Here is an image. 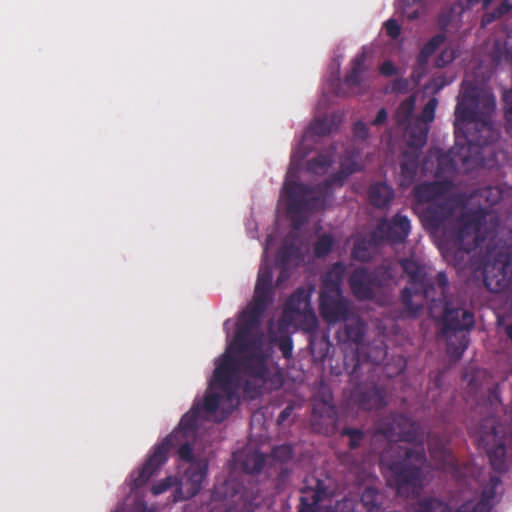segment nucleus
I'll return each mask as SVG.
<instances>
[{"label":"nucleus","instance_id":"b1692460","mask_svg":"<svg viewBox=\"0 0 512 512\" xmlns=\"http://www.w3.org/2000/svg\"><path fill=\"white\" fill-rule=\"evenodd\" d=\"M419 153L404 150L401 154L398 184L401 188L410 187L417 176L419 168Z\"/></svg>","mask_w":512,"mask_h":512},{"label":"nucleus","instance_id":"338daca9","mask_svg":"<svg viewBox=\"0 0 512 512\" xmlns=\"http://www.w3.org/2000/svg\"><path fill=\"white\" fill-rule=\"evenodd\" d=\"M495 193V199L491 202V205L495 204L498 202V200L500 199L501 197V193H500V190L497 189V188H487L485 189L483 192H482V196H485L486 198H488V196L490 194H493Z\"/></svg>","mask_w":512,"mask_h":512},{"label":"nucleus","instance_id":"bb28decb","mask_svg":"<svg viewBox=\"0 0 512 512\" xmlns=\"http://www.w3.org/2000/svg\"><path fill=\"white\" fill-rule=\"evenodd\" d=\"M382 242L376 234V231L373 230L366 237L357 239L354 243L351 256L353 259L358 260L360 262H368L371 259L370 250L373 247H377Z\"/></svg>","mask_w":512,"mask_h":512},{"label":"nucleus","instance_id":"09e8293b","mask_svg":"<svg viewBox=\"0 0 512 512\" xmlns=\"http://www.w3.org/2000/svg\"><path fill=\"white\" fill-rule=\"evenodd\" d=\"M174 479L172 477H167L164 480L158 482L157 484L153 485L151 488V492L154 495H160L167 491L169 488H171L174 485Z\"/></svg>","mask_w":512,"mask_h":512},{"label":"nucleus","instance_id":"5fc2aeb1","mask_svg":"<svg viewBox=\"0 0 512 512\" xmlns=\"http://www.w3.org/2000/svg\"><path fill=\"white\" fill-rule=\"evenodd\" d=\"M353 134L357 139L366 140L369 136V130L364 122L357 121L353 125Z\"/></svg>","mask_w":512,"mask_h":512},{"label":"nucleus","instance_id":"c03bdc74","mask_svg":"<svg viewBox=\"0 0 512 512\" xmlns=\"http://www.w3.org/2000/svg\"><path fill=\"white\" fill-rule=\"evenodd\" d=\"M437 105H438V100L435 97L430 98L428 100V102L425 104V106L423 107V109L420 113V116H419V120L424 124H428V123L432 122L435 118V110H436Z\"/></svg>","mask_w":512,"mask_h":512},{"label":"nucleus","instance_id":"4c0bfd02","mask_svg":"<svg viewBox=\"0 0 512 512\" xmlns=\"http://www.w3.org/2000/svg\"><path fill=\"white\" fill-rule=\"evenodd\" d=\"M294 320L298 321L300 329L305 332L312 333L318 328V319L313 308L297 314Z\"/></svg>","mask_w":512,"mask_h":512},{"label":"nucleus","instance_id":"37998d69","mask_svg":"<svg viewBox=\"0 0 512 512\" xmlns=\"http://www.w3.org/2000/svg\"><path fill=\"white\" fill-rule=\"evenodd\" d=\"M293 456V449L290 445L283 444L276 446L272 449L270 458L274 462H278L279 465H284Z\"/></svg>","mask_w":512,"mask_h":512},{"label":"nucleus","instance_id":"bf43d9fd","mask_svg":"<svg viewBox=\"0 0 512 512\" xmlns=\"http://www.w3.org/2000/svg\"><path fill=\"white\" fill-rule=\"evenodd\" d=\"M408 87V81L405 78H397L393 80L391 90L393 92H405Z\"/></svg>","mask_w":512,"mask_h":512},{"label":"nucleus","instance_id":"cd10ccee","mask_svg":"<svg viewBox=\"0 0 512 512\" xmlns=\"http://www.w3.org/2000/svg\"><path fill=\"white\" fill-rule=\"evenodd\" d=\"M394 198V190L384 182H376L370 185L368 190V199L372 206L376 208H387Z\"/></svg>","mask_w":512,"mask_h":512},{"label":"nucleus","instance_id":"ea45409f","mask_svg":"<svg viewBox=\"0 0 512 512\" xmlns=\"http://www.w3.org/2000/svg\"><path fill=\"white\" fill-rule=\"evenodd\" d=\"M340 435L348 437V447L351 450L359 448L365 439L364 431L353 427H343Z\"/></svg>","mask_w":512,"mask_h":512},{"label":"nucleus","instance_id":"6e6d98bb","mask_svg":"<svg viewBox=\"0 0 512 512\" xmlns=\"http://www.w3.org/2000/svg\"><path fill=\"white\" fill-rule=\"evenodd\" d=\"M454 58H455L454 51L450 50V49H446L441 52V54L438 57L436 62L439 67H443L446 64L450 63L451 61H453Z\"/></svg>","mask_w":512,"mask_h":512},{"label":"nucleus","instance_id":"72a5a7b5","mask_svg":"<svg viewBox=\"0 0 512 512\" xmlns=\"http://www.w3.org/2000/svg\"><path fill=\"white\" fill-rule=\"evenodd\" d=\"M195 438H187V437H179L174 440L172 447H178L177 455L180 460L188 462L191 464L192 461H197L198 459L194 458L192 442Z\"/></svg>","mask_w":512,"mask_h":512},{"label":"nucleus","instance_id":"ddd939ff","mask_svg":"<svg viewBox=\"0 0 512 512\" xmlns=\"http://www.w3.org/2000/svg\"><path fill=\"white\" fill-rule=\"evenodd\" d=\"M212 502H224L225 512L235 506L243 512H253L262 501L256 485L241 487L236 480H226L216 484L211 493Z\"/></svg>","mask_w":512,"mask_h":512},{"label":"nucleus","instance_id":"0eeeda50","mask_svg":"<svg viewBox=\"0 0 512 512\" xmlns=\"http://www.w3.org/2000/svg\"><path fill=\"white\" fill-rule=\"evenodd\" d=\"M344 274V264L336 262L322 276L319 312L322 319L329 325L346 322L353 316L351 303L344 297L341 288Z\"/></svg>","mask_w":512,"mask_h":512},{"label":"nucleus","instance_id":"79ce46f5","mask_svg":"<svg viewBox=\"0 0 512 512\" xmlns=\"http://www.w3.org/2000/svg\"><path fill=\"white\" fill-rule=\"evenodd\" d=\"M334 245V240L331 235L324 234L314 244V255L318 258L327 256Z\"/></svg>","mask_w":512,"mask_h":512},{"label":"nucleus","instance_id":"412c9836","mask_svg":"<svg viewBox=\"0 0 512 512\" xmlns=\"http://www.w3.org/2000/svg\"><path fill=\"white\" fill-rule=\"evenodd\" d=\"M450 187L447 181L423 182L414 187V199L419 204L435 203L444 198Z\"/></svg>","mask_w":512,"mask_h":512},{"label":"nucleus","instance_id":"dca6fc26","mask_svg":"<svg viewBox=\"0 0 512 512\" xmlns=\"http://www.w3.org/2000/svg\"><path fill=\"white\" fill-rule=\"evenodd\" d=\"M208 468V461L204 458L192 461L188 465L179 481L178 493L181 500L191 499L200 492L207 477Z\"/></svg>","mask_w":512,"mask_h":512},{"label":"nucleus","instance_id":"3c124183","mask_svg":"<svg viewBox=\"0 0 512 512\" xmlns=\"http://www.w3.org/2000/svg\"><path fill=\"white\" fill-rule=\"evenodd\" d=\"M503 15H505L504 11H502L501 8L498 6L494 11L486 12L482 16L481 26L486 27L487 25L491 24L495 20L501 18Z\"/></svg>","mask_w":512,"mask_h":512},{"label":"nucleus","instance_id":"39448f33","mask_svg":"<svg viewBox=\"0 0 512 512\" xmlns=\"http://www.w3.org/2000/svg\"><path fill=\"white\" fill-rule=\"evenodd\" d=\"M353 173H355V167L348 168L347 161L341 160L339 171L322 183L312 186L294 180L297 175L290 167L283 184L282 195L286 199V210L292 220L295 221L296 218H302L308 213L322 210L332 186H342Z\"/></svg>","mask_w":512,"mask_h":512},{"label":"nucleus","instance_id":"423d86ee","mask_svg":"<svg viewBox=\"0 0 512 512\" xmlns=\"http://www.w3.org/2000/svg\"><path fill=\"white\" fill-rule=\"evenodd\" d=\"M200 415L201 405L200 403H194L192 408L182 416L178 427L159 444L155 445L152 454L143 466L130 475L131 491L143 487L155 472L165 464L174 440L179 437L195 438L199 428Z\"/></svg>","mask_w":512,"mask_h":512},{"label":"nucleus","instance_id":"6e6552de","mask_svg":"<svg viewBox=\"0 0 512 512\" xmlns=\"http://www.w3.org/2000/svg\"><path fill=\"white\" fill-rule=\"evenodd\" d=\"M460 126V138L458 141L455 137L451 154L453 161L463 165L482 159L481 148L493 144L500 136L492 121L466 120Z\"/></svg>","mask_w":512,"mask_h":512},{"label":"nucleus","instance_id":"4d7b16f0","mask_svg":"<svg viewBox=\"0 0 512 512\" xmlns=\"http://www.w3.org/2000/svg\"><path fill=\"white\" fill-rule=\"evenodd\" d=\"M380 73L386 77H391L397 74V68L391 61H384L380 68Z\"/></svg>","mask_w":512,"mask_h":512},{"label":"nucleus","instance_id":"7c9ffc66","mask_svg":"<svg viewBox=\"0 0 512 512\" xmlns=\"http://www.w3.org/2000/svg\"><path fill=\"white\" fill-rule=\"evenodd\" d=\"M366 62V53L362 52L358 54L352 60V66L350 71L346 74L344 78V83L349 87H357L361 84L362 75L366 70L365 66Z\"/></svg>","mask_w":512,"mask_h":512},{"label":"nucleus","instance_id":"864d4df0","mask_svg":"<svg viewBox=\"0 0 512 512\" xmlns=\"http://www.w3.org/2000/svg\"><path fill=\"white\" fill-rule=\"evenodd\" d=\"M501 485V479L499 476L492 475L488 481L487 486L485 487V494L489 498H493L496 494V490L498 486Z\"/></svg>","mask_w":512,"mask_h":512},{"label":"nucleus","instance_id":"052dcab7","mask_svg":"<svg viewBox=\"0 0 512 512\" xmlns=\"http://www.w3.org/2000/svg\"><path fill=\"white\" fill-rule=\"evenodd\" d=\"M294 403H289L279 414L277 418L278 424H283L293 413L294 411Z\"/></svg>","mask_w":512,"mask_h":512},{"label":"nucleus","instance_id":"a18cd8bd","mask_svg":"<svg viewBox=\"0 0 512 512\" xmlns=\"http://www.w3.org/2000/svg\"><path fill=\"white\" fill-rule=\"evenodd\" d=\"M504 101V117L506 120V130L512 135V89L503 95Z\"/></svg>","mask_w":512,"mask_h":512},{"label":"nucleus","instance_id":"e2e57ef3","mask_svg":"<svg viewBox=\"0 0 512 512\" xmlns=\"http://www.w3.org/2000/svg\"><path fill=\"white\" fill-rule=\"evenodd\" d=\"M436 282H437L439 288L441 289L440 294H441V296H443L445 289L448 286V278H447V275L445 274V272L441 271V272L437 273Z\"/></svg>","mask_w":512,"mask_h":512},{"label":"nucleus","instance_id":"473e14b6","mask_svg":"<svg viewBox=\"0 0 512 512\" xmlns=\"http://www.w3.org/2000/svg\"><path fill=\"white\" fill-rule=\"evenodd\" d=\"M469 345V336L467 334H462L460 336L449 335L447 338V352L455 357L456 359H460L467 349Z\"/></svg>","mask_w":512,"mask_h":512},{"label":"nucleus","instance_id":"aec40b11","mask_svg":"<svg viewBox=\"0 0 512 512\" xmlns=\"http://www.w3.org/2000/svg\"><path fill=\"white\" fill-rule=\"evenodd\" d=\"M329 496L330 491L322 480L315 477L307 479L301 489L298 512H318L319 503Z\"/></svg>","mask_w":512,"mask_h":512},{"label":"nucleus","instance_id":"13d9d810","mask_svg":"<svg viewBox=\"0 0 512 512\" xmlns=\"http://www.w3.org/2000/svg\"><path fill=\"white\" fill-rule=\"evenodd\" d=\"M278 267L280 269V272H279V275L276 280V286L281 287L282 284L289 279V277L291 275V271H290V266L283 265V266H278Z\"/></svg>","mask_w":512,"mask_h":512},{"label":"nucleus","instance_id":"680f3d73","mask_svg":"<svg viewBox=\"0 0 512 512\" xmlns=\"http://www.w3.org/2000/svg\"><path fill=\"white\" fill-rule=\"evenodd\" d=\"M352 361L354 362L353 368L351 371L348 372L350 377V382H355L358 378V369L360 366L359 356L357 354H354L352 356Z\"/></svg>","mask_w":512,"mask_h":512},{"label":"nucleus","instance_id":"49530a36","mask_svg":"<svg viewBox=\"0 0 512 512\" xmlns=\"http://www.w3.org/2000/svg\"><path fill=\"white\" fill-rule=\"evenodd\" d=\"M444 41L445 35L443 34H437L433 36L421 49L420 56H431Z\"/></svg>","mask_w":512,"mask_h":512},{"label":"nucleus","instance_id":"393cba45","mask_svg":"<svg viewBox=\"0 0 512 512\" xmlns=\"http://www.w3.org/2000/svg\"><path fill=\"white\" fill-rule=\"evenodd\" d=\"M481 510L482 508L478 504L466 501L453 511L450 505L434 497L420 500L417 509L418 512H481Z\"/></svg>","mask_w":512,"mask_h":512},{"label":"nucleus","instance_id":"774afa93","mask_svg":"<svg viewBox=\"0 0 512 512\" xmlns=\"http://www.w3.org/2000/svg\"><path fill=\"white\" fill-rule=\"evenodd\" d=\"M499 7L505 14L508 13L512 9V0H503Z\"/></svg>","mask_w":512,"mask_h":512},{"label":"nucleus","instance_id":"f3484780","mask_svg":"<svg viewBox=\"0 0 512 512\" xmlns=\"http://www.w3.org/2000/svg\"><path fill=\"white\" fill-rule=\"evenodd\" d=\"M512 276V262L507 256L500 255L493 263L483 268V281L486 288L494 293L508 288Z\"/></svg>","mask_w":512,"mask_h":512},{"label":"nucleus","instance_id":"a19ab883","mask_svg":"<svg viewBox=\"0 0 512 512\" xmlns=\"http://www.w3.org/2000/svg\"><path fill=\"white\" fill-rule=\"evenodd\" d=\"M361 501L368 511L378 509L381 505V496L376 489L367 487L362 493Z\"/></svg>","mask_w":512,"mask_h":512},{"label":"nucleus","instance_id":"0e129e2a","mask_svg":"<svg viewBox=\"0 0 512 512\" xmlns=\"http://www.w3.org/2000/svg\"><path fill=\"white\" fill-rule=\"evenodd\" d=\"M387 111L385 108H381L377 114H376V117L373 119V121L371 122V124L373 126H380L382 124H384L387 120Z\"/></svg>","mask_w":512,"mask_h":512},{"label":"nucleus","instance_id":"9b49d317","mask_svg":"<svg viewBox=\"0 0 512 512\" xmlns=\"http://www.w3.org/2000/svg\"><path fill=\"white\" fill-rule=\"evenodd\" d=\"M397 274L396 266L390 261H383L370 270L360 266L352 271L348 284L353 296L359 301H371L375 298V289L384 288L394 281Z\"/></svg>","mask_w":512,"mask_h":512},{"label":"nucleus","instance_id":"9d476101","mask_svg":"<svg viewBox=\"0 0 512 512\" xmlns=\"http://www.w3.org/2000/svg\"><path fill=\"white\" fill-rule=\"evenodd\" d=\"M469 433L475 438L489 458L492 469L498 473L508 470V445H512V434L495 416L484 418L477 427L470 428Z\"/></svg>","mask_w":512,"mask_h":512},{"label":"nucleus","instance_id":"2f4dec72","mask_svg":"<svg viewBox=\"0 0 512 512\" xmlns=\"http://www.w3.org/2000/svg\"><path fill=\"white\" fill-rule=\"evenodd\" d=\"M365 330V323L359 317L353 315L350 320L345 322V338L354 344H360L363 341Z\"/></svg>","mask_w":512,"mask_h":512},{"label":"nucleus","instance_id":"4468645a","mask_svg":"<svg viewBox=\"0 0 512 512\" xmlns=\"http://www.w3.org/2000/svg\"><path fill=\"white\" fill-rule=\"evenodd\" d=\"M337 412L332 404V394L324 383H321L318 395L314 396L312 408V426L321 433L334 430Z\"/></svg>","mask_w":512,"mask_h":512},{"label":"nucleus","instance_id":"a878e982","mask_svg":"<svg viewBox=\"0 0 512 512\" xmlns=\"http://www.w3.org/2000/svg\"><path fill=\"white\" fill-rule=\"evenodd\" d=\"M333 128V122L327 118H317L310 125L309 131L304 135L302 143L298 148L293 151L291 156V165L301 162L308 154V151L304 147V142L308 138V134L311 133L314 136H326L331 133Z\"/></svg>","mask_w":512,"mask_h":512},{"label":"nucleus","instance_id":"69168bd1","mask_svg":"<svg viewBox=\"0 0 512 512\" xmlns=\"http://www.w3.org/2000/svg\"><path fill=\"white\" fill-rule=\"evenodd\" d=\"M279 473L277 477L278 486L284 484L286 479L288 478L290 474V470H288L284 465H279Z\"/></svg>","mask_w":512,"mask_h":512},{"label":"nucleus","instance_id":"e433bc0d","mask_svg":"<svg viewBox=\"0 0 512 512\" xmlns=\"http://www.w3.org/2000/svg\"><path fill=\"white\" fill-rule=\"evenodd\" d=\"M333 163L331 154H319L316 157L307 161V171L314 174H324Z\"/></svg>","mask_w":512,"mask_h":512},{"label":"nucleus","instance_id":"f257e3e1","mask_svg":"<svg viewBox=\"0 0 512 512\" xmlns=\"http://www.w3.org/2000/svg\"><path fill=\"white\" fill-rule=\"evenodd\" d=\"M272 280V267L264 262L258 271L253 299L236 326L233 345L239 356L227 350L216 363L214 379L229 397L235 394L238 373L249 377L243 392L250 399L259 397L263 389L274 390L283 385L281 371L269 369L264 334L258 331L262 315L273 302Z\"/></svg>","mask_w":512,"mask_h":512},{"label":"nucleus","instance_id":"c756f323","mask_svg":"<svg viewBox=\"0 0 512 512\" xmlns=\"http://www.w3.org/2000/svg\"><path fill=\"white\" fill-rule=\"evenodd\" d=\"M303 259L301 249L294 243H285L276 254L277 266L298 265Z\"/></svg>","mask_w":512,"mask_h":512},{"label":"nucleus","instance_id":"1a4fd4ad","mask_svg":"<svg viewBox=\"0 0 512 512\" xmlns=\"http://www.w3.org/2000/svg\"><path fill=\"white\" fill-rule=\"evenodd\" d=\"M398 264L410 285L402 290L401 303L407 316L416 317L423 308L424 300L436 301L434 280L429 276L427 267L414 258H400Z\"/></svg>","mask_w":512,"mask_h":512},{"label":"nucleus","instance_id":"f8f14e48","mask_svg":"<svg viewBox=\"0 0 512 512\" xmlns=\"http://www.w3.org/2000/svg\"><path fill=\"white\" fill-rule=\"evenodd\" d=\"M496 100L492 93L470 86L464 89L455 110L454 135L459 141L461 122L466 120L492 121Z\"/></svg>","mask_w":512,"mask_h":512},{"label":"nucleus","instance_id":"8fccbe9b","mask_svg":"<svg viewBox=\"0 0 512 512\" xmlns=\"http://www.w3.org/2000/svg\"><path fill=\"white\" fill-rule=\"evenodd\" d=\"M488 401L490 405L496 409L497 406L502 405L501 391L498 384L492 386L488 390Z\"/></svg>","mask_w":512,"mask_h":512},{"label":"nucleus","instance_id":"f704fd0d","mask_svg":"<svg viewBox=\"0 0 512 512\" xmlns=\"http://www.w3.org/2000/svg\"><path fill=\"white\" fill-rule=\"evenodd\" d=\"M428 129L421 127L412 129L408 134L407 149L408 151H417L419 154L427 141Z\"/></svg>","mask_w":512,"mask_h":512},{"label":"nucleus","instance_id":"2eb2a0df","mask_svg":"<svg viewBox=\"0 0 512 512\" xmlns=\"http://www.w3.org/2000/svg\"><path fill=\"white\" fill-rule=\"evenodd\" d=\"M349 398L354 405L364 411L379 410L387 405L385 389L374 381L355 383Z\"/></svg>","mask_w":512,"mask_h":512},{"label":"nucleus","instance_id":"5701e85b","mask_svg":"<svg viewBox=\"0 0 512 512\" xmlns=\"http://www.w3.org/2000/svg\"><path fill=\"white\" fill-rule=\"evenodd\" d=\"M431 458L436 462L438 469L447 472H456L457 460L447 445L437 436H431L429 443Z\"/></svg>","mask_w":512,"mask_h":512},{"label":"nucleus","instance_id":"6ab92c4d","mask_svg":"<svg viewBox=\"0 0 512 512\" xmlns=\"http://www.w3.org/2000/svg\"><path fill=\"white\" fill-rule=\"evenodd\" d=\"M441 322L445 335L449 332H469L475 325V317L467 309L451 307L448 302H444Z\"/></svg>","mask_w":512,"mask_h":512},{"label":"nucleus","instance_id":"de8ad7c7","mask_svg":"<svg viewBox=\"0 0 512 512\" xmlns=\"http://www.w3.org/2000/svg\"><path fill=\"white\" fill-rule=\"evenodd\" d=\"M278 348L282 353V356L286 359L292 356L293 352V341L290 336H281L278 339Z\"/></svg>","mask_w":512,"mask_h":512},{"label":"nucleus","instance_id":"7ed1b4c3","mask_svg":"<svg viewBox=\"0 0 512 512\" xmlns=\"http://www.w3.org/2000/svg\"><path fill=\"white\" fill-rule=\"evenodd\" d=\"M378 437L386 442L380 464L390 472L389 483L397 494L408 496L421 488L422 467L427 458L420 424L405 414L391 413L376 423L372 441Z\"/></svg>","mask_w":512,"mask_h":512},{"label":"nucleus","instance_id":"4be33fe9","mask_svg":"<svg viewBox=\"0 0 512 512\" xmlns=\"http://www.w3.org/2000/svg\"><path fill=\"white\" fill-rule=\"evenodd\" d=\"M313 290V287L308 289L303 287L297 288L285 302L283 317L292 321V319H296L297 314L312 308L311 295Z\"/></svg>","mask_w":512,"mask_h":512},{"label":"nucleus","instance_id":"a211bd4d","mask_svg":"<svg viewBox=\"0 0 512 512\" xmlns=\"http://www.w3.org/2000/svg\"><path fill=\"white\" fill-rule=\"evenodd\" d=\"M411 225L407 216L396 213L390 220L382 218L375 228L381 242L402 244L410 234Z\"/></svg>","mask_w":512,"mask_h":512},{"label":"nucleus","instance_id":"58836bf2","mask_svg":"<svg viewBox=\"0 0 512 512\" xmlns=\"http://www.w3.org/2000/svg\"><path fill=\"white\" fill-rule=\"evenodd\" d=\"M266 457L261 453L247 455L243 462L244 470L250 474L259 473L265 466Z\"/></svg>","mask_w":512,"mask_h":512},{"label":"nucleus","instance_id":"c85d7f7f","mask_svg":"<svg viewBox=\"0 0 512 512\" xmlns=\"http://www.w3.org/2000/svg\"><path fill=\"white\" fill-rule=\"evenodd\" d=\"M239 375H240V373L237 374V380L235 382V383H237L236 384L237 386L235 387V392H234L235 394H234L233 397H229L228 394L220 387L219 383L216 382L214 377H213L212 378V384L217 386V388L220 389L223 392V395H220V394L214 393V392H212V393L207 392L205 394L204 401H203V406H201V410L203 409L209 415L214 414L218 410V408H219V406H220V404H221V402H222V400L224 398L227 401H229V402H234L235 401L236 404H238L237 390H238V388L240 386V384H239Z\"/></svg>","mask_w":512,"mask_h":512},{"label":"nucleus","instance_id":"c9c22d12","mask_svg":"<svg viewBox=\"0 0 512 512\" xmlns=\"http://www.w3.org/2000/svg\"><path fill=\"white\" fill-rule=\"evenodd\" d=\"M415 109V97L409 96L402 101L396 111V122L399 126L407 125L410 122Z\"/></svg>","mask_w":512,"mask_h":512},{"label":"nucleus","instance_id":"20e7f679","mask_svg":"<svg viewBox=\"0 0 512 512\" xmlns=\"http://www.w3.org/2000/svg\"><path fill=\"white\" fill-rule=\"evenodd\" d=\"M456 207L455 199L444 197L427 207L424 218L432 229L442 228L441 242L446 252L463 258L484 241L480 229L488 213L484 208L469 209L454 218Z\"/></svg>","mask_w":512,"mask_h":512},{"label":"nucleus","instance_id":"f03ea898","mask_svg":"<svg viewBox=\"0 0 512 512\" xmlns=\"http://www.w3.org/2000/svg\"><path fill=\"white\" fill-rule=\"evenodd\" d=\"M272 280V267L264 262L258 271L253 299L236 326L233 345L239 356L227 350L216 363L214 379L229 397L235 394L238 373L249 377L243 392L250 399L259 397L263 389L274 390L283 385L281 371L269 369L264 334L258 331L262 315L273 302Z\"/></svg>","mask_w":512,"mask_h":512},{"label":"nucleus","instance_id":"603ef678","mask_svg":"<svg viewBox=\"0 0 512 512\" xmlns=\"http://www.w3.org/2000/svg\"><path fill=\"white\" fill-rule=\"evenodd\" d=\"M385 30L386 34L393 39L397 38L401 33V27L395 19H389L385 22Z\"/></svg>","mask_w":512,"mask_h":512}]
</instances>
